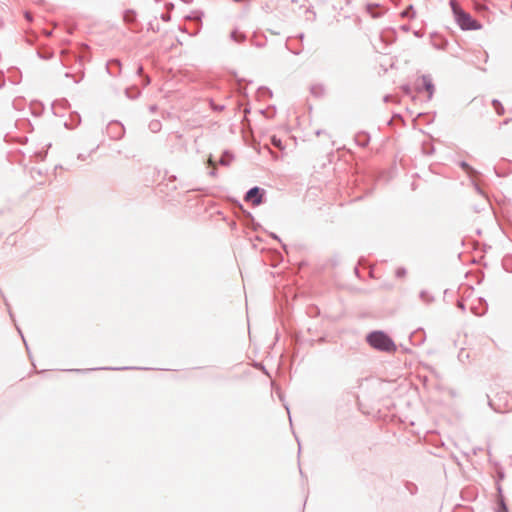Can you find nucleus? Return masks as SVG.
Masks as SVG:
<instances>
[{"label":"nucleus","instance_id":"1","mask_svg":"<svg viewBox=\"0 0 512 512\" xmlns=\"http://www.w3.org/2000/svg\"><path fill=\"white\" fill-rule=\"evenodd\" d=\"M367 341L375 349L385 352L396 351V345L393 340L383 332L377 331L369 334Z\"/></svg>","mask_w":512,"mask_h":512},{"label":"nucleus","instance_id":"2","mask_svg":"<svg viewBox=\"0 0 512 512\" xmlns=\"http://www.w3.org/2000/svg\"><path fill=\"white\" fill-rule=\"evenodd\" d=\"M452 8L457 20V23L462 29L465 30H477L481 28V25L473 20L471 16L462 11L455 3H452Z\"/></svg>","mask_w":512,"mask_h":512},{"label":"nucleus","instance_id":"3","mask_svg":"<svg viewBox=\"0 0 512 512\" xmlns=\"http://www.w3.org/2000/svg\"><path fill=\"white\" fill-rule=\"evenodd\" d=\"M512 396L506 391L497 392L495 398L490 400V406L497 412L505 413L512 409Z\"/></svg>","mask_w":512,"mask_h":512},{"label":"nucleus","instance_id":"4","mask_svg":"<svg viewBox=\"0 0 512 512\" xmlns=\"http://www.w3.org/2000/svg\"><path fill=\"white\" fill-rule=\"evenodd\" d=\"M262 196L263 194L260 189L258 187H254L247 192L245 200L251 202L254 206H257L262 202Z\"/></svg>","mask_w":512,"mask_h":512},{"label":"nucleus","instance_id":"5","mask_svg":"<svg viewBox=\"0 0 512 512\" xmlns=\"http://www.w3.org/2000/svg\"><path fill=\"white\" fill-rule=\"evenodd\" d=\"M422 88H424L427 91L428 98H431L434 91V86L428 77L423 76L418 80L417 89L421 90Z\"/></svg>","mask_w":512,"mask_h":512},{"label":"nucleus","instance_id":"6","mask_svg":"<svg viewBox=\"0 0 512 512\" xmlns=\"http://www.w3.org/2000/svg\"><path fill=\"white\" fill-rule=\"evenodd\" d=\"M498 512H508L507 507L502 499L500 500V503H499V511Z\"/></svg>","mask_w":512,"mask_h":512},{"label":"nucleus","instance_id":"7","mask_svg":"<svg viewBox=\"0 0 512 512\" xmlns=\"http://www.w3.org/2000/svg\"><path fill=\"white\" fill-rule=\"evenodd\" d=\"M272 143H273V145H275L276 147H278V148H282V147H281V141H280V140H277L275 137L272 139Z\"/></svg>","mask_w":512,"mask_h":512},{"label":"nucleus","instance_id":"8","mask_svg":"<svg viewBox=\"0 0 512 512\" xmlns=\"http://www.w3.org/2000/svg\"><path fill=\"white\" fill-rule=\"evenodd\" d=\"M125 20H126V21H132V20H133V17H132V16H130L129 14H126V15H125Z\"/></svg>","mask_w":512,"mask_h":512}]
</instances>
